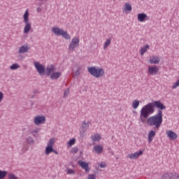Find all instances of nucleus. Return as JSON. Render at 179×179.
I'll return each instance as SVG.
<instances>
[{"label":"nucleus","instance_id":"a878e982","mask_svg":"<svg viewBox=\"0 0 179 179\" xmlns=\"http://www.w3.org/2000/svg\"><path fill=\"white\" fill-rule=\"evenodd\" d=\"M125 10H128L129 12H131L132 10V6L130 5L129 3H126L124 4Z\"/></svg>","mask_w":179,"mask_h":179},{"label":"nucleus","instance_id":"7c9ffc66","mask_svg":"<svg viewBox=\"0 0 179 179\" xmlns=\"http://www.w3.org/2000/svg\"><path fill=\"white\" fill-rule=\"evenodd\" d=\"M27 143H29L30 145H33V143H34V139H33V138L29 136L27 138Z\"/></svg>","mask_w":179,"mask_h":179},{"label":"nucleus","instance_id":"cd10ccee","mask_svg":"<svg viewBox=\"0 0 179 179\" xmlns=\"http://www.w3.org/2000/svg\"><path fill=\"white\" fill-rule=\"evenodd\" d=\"M75 143H76V139L75 138H71L70 139V141L67 143L68 146H69V148H71V146H72L73 145H75Z\"/></svg>","mask_w":179,"mask_h":179},{"label":"nucleus","instance_id":"a19ab883","mask_svg":"<svg viewBox=\"0 0 179 179\" xmlns=\"http://www.w3.org/2000/svg\"><path fill=\"white\" fill-rule=\"evenodd\" d=\"M37 12H38V13L41 12V8H37Z\"/></svg>","mask_w":179,"mask_h":179},{"label":"nucleus","instance_id":"1a4fd4ad","mask_svg":"<svg viewBox=\"0 0 179 179\" xmlns=\"http://www.w3.org/2000/svg\"><path fill=\"white\" fill-rule=\"evenodd\" d=\"M78 163L79 166H80V167L85 171L86 173H89V171H90V169H89V164L82 160L78 161Z\"/></svg>","mask_w":179,"mask_h":179},{"label":"nucleus","instance_id":"ea45409f","mask_svg":"<svg viewBox=\"0 0 179 179\" xmlns=\"http://www.w3.org/2000/svg\"><path fill=\"white\" fill-rule=\"evenodd\" d=\"M2 99H3V93L1 92V100H2Z\"/></svg>","mask_w":179,"mask_h":179},{"label":"nucleus","instance_id":"412c9836","mask_svg":"<svg viewBox=\"0 0 179 179\" xmlns=\"http://www.w3.org/2000/svg\"><path fill=\"white\" fill-rule=\"evenodd\" d=\"M61 36L63 38H65L66 40H71V35H69V34H68L66 31L63 30Z\"/></svg>","mask_w":179,"mask_h":179},{"label":"nucleus","instance_id":"37998d69","mask_svg":"<svg viewBox=\"0 0 179 179\" xmlns=\"http://www.w3.org/2000/svg\"><path fill=\"white\" fill-rule=\"evenodd\" d=\"M38 91L37 90H34V93H37Z\"/></svg>","mask_w":179,"mask_h":179},{"label":"nucleus","instance_id":"9d476101","mask_svg":"<svg viewBox=\"0 0 179 179\" xmlns=\"http://www.w3.org/2000/svg\"><path fill=\"white\" fill-rule=\"evenodd\" d=\"M143 155V151L139 150L138 152H134L128 155V157L130 158L131 160H134L135 159H138L139 156H142Z\"/></svg>","mask_w":179,"mask_h":179},{"label":"nucleus","instance_id":"4c0bfd02","mask_svg":"<svg viewBox=\"0 0 179 179\" xmlns=\"http://www.w3.org/2000/svg\"><path fill=\"white\" fill-rule=\"evenodd\" d=\"M88 179H96V175L94 174H89Z\"/></svg>","mask_w":179,"mask_h":179},{"label":"nucleus","instance_id":"aec40b11","mask_svg":"<svg viewBox=\"0 0 179 179\" xmlns=\"http://www.w3.org/2000/svg\"><path fill=\"white\" fill-rule=\"evenodd\" d=\"M29 51V47L27 46H21L19 49L20 54H24L25 52H27Z\"/></svg>","mask_w":179,"mask_h":179},{"label":"nucleus","instance_id":"58836bf2","mask_svg":"<svg viewBox=\"0 0 179 179\" xmlns=\"http://www.w3.org/2000/svg\"><path fill=\"white\" fill-rule=\"evenodd\" d=\"M69 94V90L64 91V97H66V96H68Z\"/></svg>","mask_w":179,"mask_h":179},{"label":"nucleus","instance_id":"2eb2a0df","mask_svg":"<svg viewBox=\"0 0 179 179\" xmlns=\"http://www.w3.org/2000/svg\"><path fill=\"white\" fill-rule=\"evenodd\" d=\"M50 66L51 67H48L46 69H45V73H46L47 76H50L51 73L55 71V66L51 65Z\"/></svg>","mask_w":179,"mask_h":179},{"label":"nucleus","instance_id":"c9c22d12","mask_svg":"<svg viewBox=\"0 0 179 179\" xmlns=\"http://www.w3.org/2000/svg\"><path fill=\"white\" fill-rule=\"evenodd\" d=\"M99 167H101V169H106V167H107V165L105 162H101L99 165Z\"/></svg>","mask_w":179,"mask_h":179},{"label":"nucleus","instance_id":"f03ea898","mask_svg":"<svg viewBox=\"0 0 179 179\" xmlns=\"http://www.w3.org/2000/svg\"><path fill=\"white\" fill-rule=\"evenodd\" d=\"M88 72L94 76V78H101V76H104V69L102 68L96 69L95 66L88 67Z\"/></svg>","mask_w":179,"mask_h":179},{"label":"nucleus","instance_id":"79ce46f5","mask_svg":"<svg viewBox=\"0 0 179 179\" xmlns=\"http://www.w3.org/2000/svg\"><path fill=\"white\" fill-rule=\"evenodd\" d=\"M53 153H55V155H58V152H57V150H53Z\"/></svg>","mask_w":179,"mask_h":179},{"label":"nucleus","instance_id":"6ab92c4d","mask_svg":"<svg viewBox=\"0 0 179 179\" xmlns=\"http://www.w3.org/2000/svg\"><path fill=\"white\" fill-rule=\"evenodd\" d=\"M94 150L97 153V155H100L101 152H103V146L98 145L94 147Z\"/></svg>","mask_w":179,"mask_h":179},{"label":"nucleus","instance_id":"4be33fe9","mask_svg":"<svg viewBox=\"0 0 179 179\" xmlns=\"http://www.w3.org/2000/svg\"><path fill=\"white\" fill-rule=\"evenodd\" d=\"M148 50H149V45H145V47L141 48V55H143V54H145V52H146V51H148Z\"/></svg>","mask_w":179,"mask_h":179},{"label":"nucleus","instance_id":"a18cd8bd","mask_svg":"<svg viewBox=\"0 0 179 179\" xmlns=\"http://www.w3.org/2000/svg\"><path fill=\"white\" fill-rule=\"evenodd\" d=\"M0 102H1V92H0Z\"/></svg>","mask_w":179,"mask_h":179},{"label":"nucleus","instance_id":"de8ad7c7","mask_svg":"<svg viewBox=\"0 0 179 179\" xmlns=\"http://www.w3.org/2000/svg\"><path fill=\"white\" fill-rule=\"evenodd\" d=\"M39 1H47V0H39Z\"/></svg>","mask_w":179,"mask_h":179},{"label":"nucleus","instance_id":"c03bdc74","mask_svg":"<svg viewBox=\"0 0 179 179\" xmlns=\"http://www.w3.org/2000/svg\"><path fill=\"white\" fill-rule=\"evenodd\" d=\"M31 99H34V96H32Z\"/></svg>","mask_w":179,"mask_h":179},{"label":"nucleus","instance_id":"e433bc0d","mask_svg":"<svg viewBox=\"0 0 179 179\" xmlns=\"http://www.w3.org/2000/svg\"><path fill=\"white\" fill-rule=\"evenodd\" d=\"M37 134H38V129H35L33 131H31V135H33V136H36L37 135Z\"/></svg>","mask_w":179,"mask_h":179},{"label":"nucleus","instance_id":"2f4dec72","mask_svg":"<svg viewBox=\"0 0 179 179\" xmlns=\"http://www.w3.org/2000/svg\"><path fill=\"white\" fill-rule=\"evenodd\" d=\"M8 179H18L17 177L12 173H8Z\"/></svg>","mask_w":179,"mask_h":179},{"label":"nucleus","instance_id":"f704fd0d","mask_svg":"<svg viewBox=\"0 0 179 179\" xmlns=\"http://www.w3.org/2000/svg\"><path fill=\"white\" fill-rule=\"evenodd\" d=\"M79 69H80V68H78L77 69V71L75 72V75H74L75 78H78V76H79V75H80V71H79Z\"/></svg>","mask_w":179,"mask_h":179},{"label":"nucleus","instance_id":"0eeeda50","mask_svg":"<svg viewBox=\"0 0 179 179\" xmlns=\"http://www.w3.org/2000/svg\"><path fill=\"white\" fill-rule=\"evenodd\" d=\"M178 177L177 173H166L162 175V179H177Z\"/></svg>","mask_w":179,"mask_h":179},{"label":"nucleus","instance_id":"f257e3e1","mask_svg":"<svg viewBox=\"0 0 179 179\" xmlns=\"http://www.w3.org/2000/svg\"><path fill=\"white\" fill-rule=\"evenodd\" d=\"M155 107L159 108L157 113L155 115L149 117L150 114L155 113ZM162 110H166V106L160 101H155L152 103H149L144 106L141 108L140 113L141 122H144L147 118H148L147 124L150 125V127H154L153 129L155 131H159L163 122V111H162Z\"/></svg>","mask_w":179,"mask_h":179},{"label":"nucleus","instance_id":"6e6552de","mask_svg":"<svg viewBox=\"0 0 179 179\" xmlns=\"http://www.w3.org/2000/svg\"><path fill=\"white\" fill-rule=\"evenodd\" d=\"M79 38H73L69 45V50H75L79 45Z\"/></svg>","mask_w":179,"mask_h":179},{"label":"nucleus","instance_id":"ddd939ff","mask_svg":"<svg viewBox=\"0 0 179 179\" xmlns=\"http://www.w3.org/2000/svg\"><path fill=\"white\" fill-rule=\"evenodd\" d=\"M166 135H168L169 138H171V141H175V139H177V138L178 137L177 134L171 130L167 131Z\"/></svg>","mask_w":179,"mask_h":179},{"label":"nucleus","instance_id":"f8f14e48","mask_svg":"<svg viewBox=\"0 0 179 179\" xmlns=\"http://www.w3.org/2000/svg\"><path fill=\"white\" fill-rule=\"evenodd\" d=\"M52 33H54V34H55V36H62L64 31V29L58 27H54L52 28Z\"/></svg>","mask_w":179,"mask_h":179},{"label":"nucleus","instance_id":"c85d7f7f","mask_svg":"<svg viewBox=\"0 0 179 179\" xmlns=\"http://www.w3.org/2000/svg\"><path fill=\"white\" fill-rule=\"evenodd\" d=\"M101 137L100 136V135L99 134H95L93 137H92V141L97 142V141H101Z\"/></svg>","mask_w":179,"mask_h":179},{"label":"nucleus","instance_id":"a211bd4d","mask_svg":"<svg viewBox=\"0 0 179 179\" xmlns=\"http://www.w3.org/2000/svg\"><path fill=\"white\" fill-rule=\"evenodd\" d=\"M156 136V131L154 130H151L150 133L148 134V141L149 143L153 141V138Z\"/></svg>","mask_w":179,"mask_h":179},{"label":"nucleus","instance_id":"7ed1b4c3","mask_svg":"<svg viewBox=\"0 0 179 179\" xmlns=\"http://www.w3.org/2000/svg\"><path fill=\"white\" fill-rule=\"evenodd\" d=\"M29 10H27L23 15L24 23H25V27L24 28V34H27L31 29V23L29 22Z\"/></svg>","mask_w":179,"mask_h":179},{"label":"nucleus","instance_id":"49530a36","mask_svg":"<svg viewBox=\"0 0 179 179\" xmlns=\"http://www.w3.org/2000/svg\"><path fill=\"white\" fill-rule=\"evenodd\" d=\"M0 179H1V170H0Z\"/></svg>","mask_w":179,"mask_h":179},{"label":"nucleus","instance_id":"09e8293b","mask_svg":"<svg viewBox=\"0 0 179 179\" xmlns=\"http://www.w3.org/2000/svg\"><path fill=\"white\" fill-rule=\"evenodd\" d=\"M27 150V148L25 149V151Z\"/></svg>","mask_w":179,"mask_h":179},{"label":"nucleus","instance_id":"dca6fc26","mask_svg":"<svg viewBox=\"0 0 179 179\" xmlns=\"http://www.w3.org/2000/svg\"><path fill=\"white\" fill-rule=\"evenodd\" d=\"M160 62V58L157 56H152L150 59V64H157Z\"/></svg>","mask_w":179,"mask_h":179},{"label":"nucleus","instance_id":"39448f33","mask_svg":"<svg viewBox=\"0 0 179 179\" xmlns=\"http://www.w3.org/2000/svg\"><path fill=\"white\" fill-rule=\"evenodd\" d=\"M54 143H55V138H50L48 141V146L45 148V155H50V153H52L54 152Z\"/></svg>","mask_w":179,"mask_h":179},{"label":"nucleus","instance_id":"72a5a7b5","mask_svg":"<svg viewBox=\"0 0 179 179\" xmlns=\"http://www.w3.org/2000/svg\"><path fill=\"white\" fill-rule=\"evenodd\" d=\"M66 171L67 174H75V171L73 169H68Z\"/></svg>","mask_w":179,"mask_h":179},{"label":"nucleus","instance_id":"4468645a","mask_svg":"<svg viewBox=\"0 0 179 179\" xmlns=\"http://www.w3.org/2000/svg\"><path fill=\"white\" fill-rule=\"evenodd\" d=\"M146 17H148V15H146L145 13H138L137 15L138 22H145Z\"/></svg>","mask_w":179,"mask_h":179},{"label":"nucleus","instance_id":"bb28decb","mask_svg":"<svg viewBox=\"0 0 179 179\" xmlns=\"http://www.w3.org/2000/svg\"><path fill=\"white\" fill-rule=\"evenodd\" d=\"M110 44H111V38L106 39L103 45V50H106V48H107Z\"/></svg>","mask_w":179,"mask_h":179},{"label":"nucleus","instance_id":"c756f323","mask_svg":"<svg viewBox=\"0 0 179 179\" xmlns=\"http://www.w3.org/2000/svg\"><path fill=\"white\" fill-rule=\"evenodd\" d=\"M8 176V171H1V179H5V177Z\"/></svg>","mask_w":179,"mask_h":179},{"label":"nucleus","instance_id":"f3484780","mask_svg":"<svg viewBox=\"0 0 179 179\" xmlns=\"http://www.w3.org/2000/svg\"><path fill=\"white\" fill-rule=\"evenodd\" d=\"M61 75H62V73H61V72H53L50 75V79H52V80L59 79V78H61Z\"/></svg>","mask_w":179,"mask_h":179},{"label":"nucleus","instance_id":"5701e85b","mask_svg":"<svg viewBox=\"0 0 179 179\" xmlns=\"http://www.w3.org/2000/svg\"><path fill=\"white\" fill-rule=\"evenodd\" d=\"M19 68H20V65H19V64L17 63H15L10 66V69L12 71H15V69H19Z\"/></svg>","mask_w":179,"mask_h":179},{"label":"nucleus","instance_id":"20e7f679","mask_svg":"<svg viewBox=\"0 0 179 179\" xmlns=\"http://www.w3.org/2000/svg\"><path fill=\"white\" fill-rule=\"evenodd\" d=\"M34 65L38 73L41 76L45 75V66H44V65L41 64L38 62H34Z\"/></svg>","mask_w":179,"mask_h":179},{"label":"nucleus","instance_id":"b1692460","mask_svg":"<svg viewBox=\"0 0 179 179\" xmlns=\"http://www.w3.org/2000/svg\"><path fill=\"white\" fill-rule=\"evenodd\" d=\"M132 107L134 110H136V108L139 107V101L138 100H134L132 101Z\"/></svg>","mask_w":179,"mask_h":179},{"label":"nucleus","instance_id":"9b49d317","mask_svg":"<svg viewBox=\"0 0 179 179\" xmlns=\"http://www.w3.org/2000/svg\"><path fill=\"white\" fill-rule=\"evenodd\" d=\"M157 72H159V68H157V66L155 65L148 67V73H150V75L156 76L157 75Z\"/></svg>","mask_w":179,"mask_h":179},{"label":"nucleus","instance_id":"423d86ee","mask_svg":"<svg viewBox=\"0 0 179 179\" xmlns=\"http://www.w3.org/2000/svg\"><path fill=\"white\" fill-rule=\"evenodd\" d=\"M34 122L35 125H41L45 123V116L38 115L34 117Z\"/></svg>","mask_w":179,"mask_h":179},{"label":"nucleus","instance_id":"393cba45","mask_svg":"<svg viewBox=\"0 0 179 179\" xmlns=\"http://www.w3.org/2000/svg\"><path fill=\"white\" fill-rule=\"evenodd\" d=\"M83 128V132H86L87 131V128H89V123H86L85 122H83L82 124Z\"/></svg>","mask_w":179,"mask_h":179},{"label":"nucleus","instance_id":"473e14b6","mask_svg":"<svg viewBox=\"0 0 179 179\" xmlns=\"http://www.w3.org/2000/svg\"><path fill=\"white\" fill-rule=\"evenodd\" d=\"M77 152H79V148L74 147L71 149V153L76 154Z\"/></svg>","mask_w":179,"mask_h":179}]
</instances>
